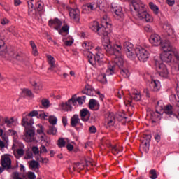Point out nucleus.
I'll return each instance as SVG.
<instances>
[{"label":"nucleus","mask_w":179,"mask_h":179,"mask_svg":"<svg viewBox=\"0 0 179 179\" xmlns=\"http://www.w3.org/2000/svg\"><path fill=\"white\" fill-rule=\"evenodd\" d=\"M1 163L2 167H4L6 170L12 169V159L8 155H3L1 156Z\"/></svg>","instance_id":"nucleus-17"},{"label":"nucleus","mask_w":179,"mask_h":179,"mask_svg":"<svg viewBox=\"0 0 179 179\" xmlns=\"http://www.w3.org/2000/svg\"><path fill=\"white\" fill-rule=\"evenodd\" d=\"M96 33L99 36L104 37L102 40V47L108 54H121V51L122 50V45H121V43H115L113 46L111 45V41L108 37V33H110L108 22H106V26L101 24Z\"/></svg>","instance_id":"nucleus-1"},{"label":"nucleus","mask_w":179,"mask_h":179,"mask_svg":"<svg viewBox=\"0 0 179 179\" xmlns=\"http://www.w3.org/2000/svg\"><path fill=\"white\" fill-rule=\"evenodd\" d=\"M87 59H88V62L92 66H96L97 64V60L96 59V56L93 55V53L90 52H87Z\"/></svg>","instance_id":"nucleus-24"},{"label":"nucleus","mask_w":179,"mask_h":179,"mask_svg":"<svg viewBox=\"0 0 179 179\" xmlns=\"http://www.w3.org/2000/svg\"><path fill=\"white\" fill-rule=\"evenodd\" d=\"M85 100H86V96H83L77 98L76 101L77 103H78L80 106H82V104L85 103Z\"/></svg>","instance_id":"nucleus-48"},{"label":"nucleus","mask_w":179,"mask_h":179,"mask_svg":"<svg viewBox=\"0 0 179 179\" xmlns=\"http://www.w3.org/2000/svg\"><path fill=\"white\" fill-rule=\"evenodd\" d=\"M31 86L34 87V90H35L36 93H38L41 90H43V84L40 83L32 82L31 83Z\"/></svg>","instance_id":"nucleus-29"},{"label":"nucleus","mask_w":179,"mask_h":179,"mask_svg":"<svg viewBox=\"0 0 179 179\" xmlns=\"http://www.w3.org/2000/svg\"><path fill=\"white\" fill-rule=\"evenodd\" d=\"M48 25L50 27L55 29V30H59L61 29V26H62V21L58 18L50 20L48 22Z\"/></svg>","instance_id":"nucleus-20"},{"label":"nucleus","mask_w":179,"mask_h":179,"mask_svg":"<svg viewBox=\"0 0 179 179\" xmlns=\"http://www.w3.org/2000/svg\"><path fill=\"white\" fill-rule=\"evenodd\" d=\"M150 9L152 10L154 15H159V6H157L156 4H154L153 2L149 3Z\"/></svg>","instance_id":"nucleus-32"},{"label":"nucleus","mask_w":179,"mask_h":179,"mask_svg":"<svg viewBox=\"0 0 179 179\" xmlns=\"http://www.w3.org/2000/svg\"><path fill=\"white\" fill-rule=\"evenodd\" d=\"M36 9L38 12L39 15H43L44 13V3L41 1H38L36 3Z\"/></svg>","instance_id":"nucleus-25"},{"label":"nucleus","mask_w":179,"mask_h":179,"mask_svg":"<svg viewBox=\"0 0 179 179\" xmlns=\"http://www.w3.org/2000/svg\"><path fill=\"white\" fill-rule=\"evenodd\" d=\"M32 152L34 155H39L40 154V150L38 149V147L34 146L32 148Z\"/></svg>","instance_id":"nucleus-57"},{"label":"nucleus","mask_w":179,"mask_h":179,"mask_svg":"<svg viewBox=\"0 0 179 179\" xmlns=\"http://www.w3.org/2000/svg\"><path fill=\"white\" fill-rule=\"evenodd\" d=\"M87 95L94 97L96 96V90L93 88H87Z\"/></svg>","instance_id":"nucleus-44"},{"label":"nucleus","mask_w":179,"mask_h":179,"mask_svg":"<svg viewBox=\"0 0 179 179\" xmlns=\"http://www.w3.org/2000/svg\"><path fill=\"white\" fill-rule=\"evenodd\" d=\"M5 48H6V47L5 46V42L3 41V40L1 39L0 40V51H5Z\"/></svg>","instance_id":"nucleus-55"},{"label":"nucleus","mask_w":179,"mask_h":179,"mask_svg":"<svg viewBox=\"0 0 179 179\" xmlns=\"http://www.w3.org/2000/svg\"><path fill=\"white\" fill-rule=\"evenodd\" d=\"M96 5H97V8L100 9L102 12H106V6L104 5V3L101 0H99L96 3Z\"/></svg>","instance_id":"nucleus-36"},{"label":"nucleus","mask_w":179,"mask_h":179,"mask_svg":"<svg viewBox=\"0 0 179 179\" xmlns=\"http://www.w3.org/2000/svg\"><path fill=\"white\" fill-rule=\"evenodd\" d=\"M8 134L10 136H14L15 138H16V136H17V132H16V131H15V130L9 129L8 131Z\"/></svg>","instance_id":"nucleus-54"},{"label":"nucleus","mask_w":179,"mask_h":179,"mask_svg":"<svg viewBox=\"0 0 179 179\" xmlns=\"http://www.w3.org/2000/svg\"><path fill=\"white\" fill-rule=\"evenodd\" d=\"M34 119L26 113L22 114L21 125L25 128L24 140L26 142H34L36 129L33 127Z\"/></svg>","instance_id":"nucleus-3"},{"label":"nucleus","mask_w":179,"mask_h":179,"mask_svg":"<svg viewBox=\"0 0 179 179\" xmlns=\"http://www.w3.org/2000/svg\"><path fill=\"white\" fill-rule=\"evenodd\" d=\"M69 33V26L64 24L62 27L61 29L59 31V34H61V33Z\"/></svg>","instance_id":"nucleus-42"},{"label":"nucleus","mask_w":179,"mask_h":179,"mask_svg":"<svg viewBox=\"0 0 179 179\" xmlns=\"http://www.w3.org/2000/svg\"><path fill=\"white\" fill-rule=\"evenodd\" d=\"M70 124L73 128H75L77 125H80V127H83V124L80 122V118H79V115L78 114H75L73 115V117L71 118Z\"/></svg>","instance_id":"nucleus-22"},{"label":"nucleus","mask_w":179,"mask_h":179,"mask_svg":"<svg viewBox=\"0 0 179 179\" xmlns=\"http://www.w3.org/2000/svg\"><path fill=\"white\" fill-rule=\"evenodd\" d=\"M48 116L45 115V113L44 112H38V116L37 118H39L40 120H45Z\"/></svg>","instance_id":"nucleus-49"},{"label":"nucleus","mask_w":179,"mask_h":179,"mask_svg":"<svg viewBox=\"0 0 179 179\" xmlns=\"http://www.w3.org/2000/svg\"><path fill=\"white\" fill-rule=\"evenodd\" d=\"M41 104L43 107H45V108H48V107H50V100L47 99H42Z\"/></svg>","instance_id":"nucleus-46"},{"label":"nucleus","mask_w":179,"mask_h":179,"mask_svg":"<svg viewBox=\"0 0 179 179\" xmlns=\"http://www.w3.org/2000/svg\"><path fill=\"white\" fill-rule=\"evenodd\" d=\"M122 50H121L120 54L115 53L110 54V55H115L114 58V63L115 66L117 65L118 67L121 69L120 73L122 76L125 78H129V71L127 69L122 68L124 66V57L122 55Z\"/></svg>","instance_id":"nucleus-5"},{"label":"nucleus","mask_w":179,"mask_h":179,"mask_svg":"<svg viewBox=\"0 0 179 179\" xmlns=\"http://www.w3.org/2000/svg\"><path fill=\"white\" fill-rule=\"evenodd\" d=\"M64 108L65 111H72V106L68 104V102H66L64 105Z\"/></svg>","instance_id":"nucleus-53"},{"label":"nucleus","mask_w":179,"mask_h":179,"mask_svg":"<svg viewBox=\"0 0 179 179\" xmlns=\"http://www.w3.org/2000/svg\"><path fill=\"white\" fill-rule=\"evenodd\" d=\"M130 10L132 15H135L136 19L152 23L153 22V16L148 13L146 10V4L141 0H129Z\"/></svg>","instance_id":"nucleus-2"},{"label":"nucleus","mask_w":179,"mask_h":179,"mask_svg":"<svg viewBox=\"0 0 179 179\" xmlns=\"http://www.w3.org/2000/svg\"><path fill=\"white\" fill-rule=\"evenodd\" d=\"M37 134L39 135H41L43 134V136H41V138H44V136H45V134H44V127L43 125L39 124V128L37 129Z\"/></svg>","instance_id":"nucleus-45"},{"label":"nucleus","mask_w":179,"mask_h":179,"mask_svg":"<svg viewBox=\"0 0 179 179\" xmlns=\"http://www.w3.org/2000/svg\"><path fill=\"white\" fill-rule=\"evenodd\" d=\"M115 125V115L113 112L106 113L105 117V127L108 129Z\"/></svg>","instance_id":"nucleus-14"},{"label":"nucleus","mask_w":179,"mask_h":179,"mask_svg":"<svg viewBox=\"0 0 179 179\" xmlns=\"http://www.w3.org/2000/svg\"><path fill=\"white\" fill-rule=\"evenodd\" d=\"M75 97H76V94L73 96L72 98L68 101L67 104L70 105L71 107L72 106H76L77 101Z\"/></svg>","instance_id":"nucleus-40"},{"label":"nucleus","mask_w":179,"mask_h":179,"mask_svg":"<svg viewBox=\"0 0 179 179\" xmlns=\"http://www.w3.org/2000/svg\"><path fill=\"white\" fill-rule=\"evenodd\" d=\"M69 15L73 22L79 23L80 20V10L78 8H70L69 10Z\"/></svg>","instance_id":"nucleus-16"},{"label":"nucleus","mask_w":179,"mask_h":179,"mask_svg":"<svg viewBox=\"0 0 179 179\" xmlns=\"http://www.w3.org/2000/svg\"><path fill=\"white\" fill-rule=\"evenodd\" d=\"M28 178L29 179H35L36 174L34 173V172H29L28 173Z\"/></svg>","instance_id":"nucleus-62"},{"label":"nucleus","mask_w":179,"mask_h":179,"mask_svg":"<svg viewBox=\"0 0 179 179\" xmlns=\"http://www.w3.org/2000/svg\"><path fill=\"white\" fill-rule=\"evenodd\" d=\"M58 122V119L55 116L49 117V122L51 125H57V122Z\"/></svg>","instance_id":"nucleus-41"},{"label":"nucleus","mask_w":179,"mask_h":179,"mask_svg":"<svg viewBox=\"0 0 179 179\" xmlns=\"http://www.w3.org/2000/svg\"><path fill=\"white\" fill-rule=\"evenodd\" d=\"M22 93L24 94H26L28 97H34V95H33V92H31V90L29 89H24L22 90Z\"/></svg>","instance_id":"nucleus-43"},{"label":"nucleus","mask_w":179,"mask_h":179,"mask_svg":"<svg viewBox=\"0 0 179 179\" xmlns=\"http://www.w3.org/2000/svg\"><path fill=\"white\" fill-rule=\"evenodd\" d=\"M103 49L104 50L103 47L101 48L99 46L95 48V55H94L98 65H103L104 64V51Z\"/></svg>","instance_id":"nucleus-15"},{"label":"nucleus","mask_w":179,"mask_h":179,"mask_svg":"<svg viewBox=\"0 0 179 179\" xmlns=\"http://www.w3.org/2000/svg\"><path fill=\"white\" fill-rule=\"evenodd\" d=\"M89 131L90 134H96V132H97V129L96 128V126H91Z\"/></svg>","instance_id":"nucleus-58"},{"label":"nucleus","mask_w":179,"mask_h":179,"mask_svg":"<svg viewBox=\"0 0 179 179\" xmlns=\"http://www.w3.org/2000/svg\"><path fill=\"white\" fill-rule=\"evenodd\" d=\"M115 73V64L114 62H109L108 64V69H106V73H101L98 76V80L101 82V83H107V76H110L111 75H114Z\"/></svg>","instance_id":"nucleus-6"},{"label":"nucleus","mask_w":179,"mask_h":179,"mask_svg":"<svg viewBox=\"0 0 179 179\" xmlns=\"http://www.w3.org/2000/svg\"><path fill=\"white\" fill-rule=\"evenodd\" d=\"M30 45L32 48L33 55H34V57H37V55H38V50H37V45H36L34 41H30Z\"/></svg>","instance_id":"nucleus-33"},{"label":"nucleus","mask_w":179,"mask_h":179,"mask_svg":"<svg viewBox=\"0 0 179 179\" xmlns=\"http://www.w3.org/2000/svg\"><path fill=\"white\" fill-rule=\"evenodd\" d=\"M110 150L115 156H117V155L121 152L117 145H110Z\"/></svg>","instance_id":"nucleus-38"},{"label":"nucleus","mask_w":179,"mask_h":179,"mask_svg":"<svg viewBox=\"0 0 179 179\" xmlns=\"http://www.w3.org/2000/svg\"><path fill=\"white\" fill-rule=\"evenodd\" d=\"M75 97H76V94L73 96L72 98L68 101L67 104L70 105L71 107L72 106H76L77 101Z\"/></svg>","instance_id":"nucleus-39"},{"label":"nucleus","mask_w":179,"mask_h":179,"mask_svg":"<svg viewBox=\"0 0 179 179\" xmlns=\"http://www.w3.org/2000/svg\"><path fill=\"white\" fill-rule=\"evenodd\" d=\"M31 118H33V117H38V111L37 110H32L29 114H27Z\"/></svg>","instance_id":"nucleus-52"},{"label":"nucleus","mask_w":179,"mask_h":179,"mask_svg":"<svg viewBox=\"0 0 179 179\" xmlns=\"http://www.w3.org/2000/svg\"><path fill=\"white\" fill-rule=\"evenodd\" d=\"M124 50L126 52L127 58L129 59H135L136 58V48L134 46V44L129 41H125L123 44Z\"/></svg>","instance_id":"nucleus-9"},{"label":"nucleus","mask_w":179,"mask_h":179,"mask_svg":"<svg viewBox=\"0 0 179 179\" xmlns=\"http://www.w3.org/2000/svg\"><path fill=\"white\" fill-rule=\"evenodd\" d=\"M131 99L135 101H139L142 99V96L141 95V92L136 90H135L131 96Z\"/></svg>","instance_id":"nucleus-31"},{"label":"nucleus","mask_w":179,"mask_h":179,"mask_svg":"<svg viewBox=\"0 0 179 179\" xmlns=\"http://www.w3.org/2000/svg\"><path fill=\"white\" fill-rule=\"evenodd\" d=\"M4 124H6L7 127H8V128H11L12 127V124H13V122H15V118L13 117H6L3 120Z\"/></svg>","instance_id":"nucleus-34"},{"label":"nucleus","mask_w":179,"mask_h":179,"mask_svg":"<svg viewBox=\"0 0 179 179\" xmlns=\"http://www.w3.org/2000/svg\"><path fill=\"white\" fill-rule=\"evenodd\" d=\"M154 138L155 139L156 142H160V140L162 139V135L161 134H155L154 136Z\"/></svg>","instance_id":"nucleus-64"},{"label":"nucleus","mask_w":179,"mask_h":179,"mask_svg":"<svg viewBox=\"0 0 179 179\" xmlns=\"http://www.w3.org/2000/svg\"><path fill=\"white\" fill-rule=\"evenodd\" d=\"M89 107L91 110H93V108H94V107H96V100L95 99L90 100Z\"/></svg>","instance_id":"nucleus-51"},{"label":"nucleus","mask_w":179,"mask_h":179,"mask_svg":"<svg viewBox=\"0 0 179 179\" xmlns=\"http://www.w3.org/2000/svg\"><path fill=\"white\" fill-rule=\"evenodd\" d=\"M90 111L86 108H83L80 111V116L82 121L87 122L90 120Z\"/></svg>","instance_id":"nucleus-21"},{"label":"nucleus","mask_w":179,"mask_h":179,"mask_svg":"<svg viewBox=\"0 0 179 179\" xmlns=\"http://www.w3.org/2000/svg\"><path fill=\"white\" fill-rule=\"evenodd\" d=\"M162 50L164 51L160 55V59L162 62H171V59H173V52L175 54V57L177 59V61L179 62V55L176 52V49L171 45V43L170 42H166L164 43H162Z\"/></svg>","instance_id":"nucleus-4"},{"label":"nucleus","mask_w":179,"mask_h":179,"mask_svg":"<svg viewBox=\"0 0 179 179\" xmlns=\"http://www.w3.org/2000/svg\"><path fill=\"white\" fill-rule=\"evenodd\" d=\"M166 3L168 6H174L176 5V0H166Z\"/></svg>","instance_id":"nucleus-56"},{"label":"nucleus","mask_w":179,"mask_h":179,"mask_svg":"<svg viewBox=\"0 0 179 179\" xmlns=\"http://www.w3.org/2000/svg\"><path fill=\"white\" fill-rule=\"evenodd\" d=\"M96 9H97V4L94 2L87 3L82 6L83 13H92Z\"/></svg>","instance_id":"nucleus-19"},{"label":"nucleus","mask_w":179,"mask_h":179,"mask_svg":"<svg viewBox=\"0 0 179 179\" xmlns=\"http://www.w3.org/2000/svg\"><path fill=\"white\" fill-rule=\"evenodd\" d=\"M111 10L115 13L114 17L117 20H122L124 19V13H122V8L121 6H117L115 3H113L111 4Z\"/></svg>","instance_id":"nucleus-13"},{"label":"nucleus","mask_w":179,"mask_h":179,"mask_svg":"<svg viewBox=\"0 0 179 179\" xmlns=\"http://www.w3.org/2000/svg\"><path fill=\"white\" fill-rule=\"evenodd\" d=\"M135 54L136 57H138V59H139L141 62H146L150 55L149 51L142 46H137L136 48Z\"/></svg>","instance_id":"nucleus-8"},{"label":"nucleus","mask_w":179,"mask_h":179,"mask_svg":"<svg viewBox=\"0 0 179 179\" xmlns=\"http://www.w3.org/2000/svg\"><path fill=\"white\" fill-rule=\"evenodd\" d=\"M149 41L150 44H152V45L154 47H159V45H161L162 48L164 43H170V41L162 40V37H160L157 34H151L149 38Z\"/></svg>","instance_id":"nucleus-12"},{"label":"nucleus","mask_w":179,"mask_h":179,"mask_svg":"<svg viewBox=\"0 0 179 179\" xmlns=\"http://www.w3.org/2000/svg\"><path fill=\"white\" fill-rule=\"evenodd\" d=\"M144 30L145 31H147V33H152V27H150V25H146L144 27Z\"/></svg>","instance_id":"nucleus-61"},{"label":"nucleus","mask_w":179,"mask_h":179,"mask_svg":"<svg viewBox=\"0 0 179 179\" xmlns=\"http://www.w3.org/2000/svg\"><path fill=\"white\" fill-rule=\"evenodd\" d=\"M29 167L34 171H38V169H40V163L36 160H32L29 163Z\"/></svg>","instance_id":"nucleus-28"},{"label":"nucleus","mask_w":179,"mask_h":179,"mask_svg":"<svg viewBox=\"0 0 179 179\" xmlns=\"http://www.w3.org/2000/svg\"><path fill=\"white\" fill-rule=\"evenodd\" d=\"M40 153H47L48 151L47 150V148H45L44 145H41L40 147V150H39Z\"/></svg>","instance_id":"nucleus-59"},{"label":"nucleus","mask_w":179,"mask_h":179,"mask_svg":"<svg viewBox=\"0 0 179 179\" xmlns=\"http://www.w3.org/2000/svg\"><path fill=\"white\" fill-rule=\"evenodd\" d=\"M155 65L157 68V72H158L159 76L162 78H164V79H167L170 76V73L169 72V69H167V66H165L163 63H158L155 62Z\"/></svg>","instance_id":"nucleus-11"},{"label":"nucleus","mask_w":179,"mask_h":179,"mask_svg":"<svg viewBox=\"0 0 179 179\" xmlns=\"http://www.w3.org/2000/svg\"><path fill=\"white\" fill-rule=\"evenodd\" d=\"M82 47L83 48H84V50H92L93 47V43L90 41H85L84 43H83Z\"/></svg>","instance_id":"nucleus-35"},{"label":"nucleus","mask_w":179,"mask_h":179,"mask_svg":"<svg viewBox=\"0 0 179 179\" xmlns=\"http://www.w3.org/2000/svg\"><path fill=\"white\" fill-rule=\"evenodd\" d=\"M150 178L151 179H157V173L155 169H151L150 171Z\"/></svg>","instance_id":"nucleus-47"},{"label":"nucleus","mask_w":179,"mask_h":179,"mask_svg":"<svg viewBox=\"0 0 179 179\" xmlns=\"http://www.w3.org/2000/svg\"><path fill=\"white\" fill-rule=\"evenodd\" d=\"M48 134L49 135H56L57 134V127L55 126H50L48 130Z\"/></svg>","instance_id":"nucleus-37"},{"label":"nucleus","mask_w":179,"mask_h":179,"mask_svg":"<svg viewBox=\"0 0 179 179\" xmlns=\"http://www.w3.org/2000/svg\"><path fill=\"white\" fill-rule=\"evenodd\" d=\"M17 155H18V156L22 157V156H23V155H24V150L22 148L17 149Z\"/></svg>","instance_id":"nucleus-60"},{"label":"nucleus","mask_w":179,"mask_h":179,"mask_svg":"<svg viewBox=\"0 0 179 179\" xmlns=\"http://www.w3.org/2000/svg\"><path fill=\"white\" fill-rule=\"evenodd\" d=\"M65 145H66V142L64 138H59L58 140V146L59 148H65Z\"/></svg>","instance_id":"nucleus-50"},{"label":"nucleus","mask_w":179,"mask_h":179,"mask_svg":"<svg viewBox=\"0 0 179 179\" xmlns=\"http://www.w3.org/2000/svg\"><path fill=\"white\" fill-rule=\"evenodd\" d=\"M162 29L166 33V36L171 40L172 43L177 41V36H176V31H174L171 24L165 22L162 26Z\"/></svg>","instance_id":"nucleus-10"},{"label":"nucleus","mask_w":179,"mask_h":179,"mask_svg":"<svg viewBox=\"0 0 179 179\" xmlns=\"http://www.w3.org/2000/svg\"><path fill=\"white\" fill-rule=\"evenodd\" d=\"M163 101H159L155 106V112L151 113V120L152 123H156L160 120V117L163 115Z\"/></svg>","instance_id":"nucleus-7"},{"label":"nucleus","mask_w":179,"mask_h":179,"mask_svg":"<svg viewBox=\"0 0 179 179\" xmlns=\"http://www.w3.org/2000/svg\"><path fill=\"white\" fill-rule=\"evenodd\" d=\"M65 45H66V47H71V45H72L73 44V41L72 40H69V41H66L64 42Z\"/></svg>","instance_id":"nucleus-63"},{"label":"nucleus","mask_w":179,"mask_h":179,"mask_svg":"<svg viewBox=\"0 0 179 179\" xmlns=\"http://www.w3.org/2000/svg\"><path fill=\"white\" fill-rule=\"evenodd\" d=\"M150 87L152 92H159V90H160V81L157 80H152L150 83Z\"/></svg>","instance_id":"nucleus-23"},{"label":"nucleus","mask_w":179,"mask_h":179,"mask_svg":"<svg viewBox=\"0 0 179 179\" xmlns=\"http://www.w3.org/2000/svg\"><path fill=\"white\" fill-rule=\"evenodd\" d=\"M48 64L50 65V68H48V70H51L53 68H55V59H54V57L51 56L50 55L47 56Z\"/></svg>","instance_id":"nucleus-30"},{"label":"nucleus","mask_w":179,"mask_h":179,"mask_svg":"<svg viewBox=\"0 0 179 179\" xmlns=\"http://www.w3.org/2000/svg\"><path fill=\"white\" fill-rule=\"evenodd\" d=\"M28 15L31 17H34L37 15V10L33 7V3H28Z\"/></svg>","instance_id":"nucleus-27"},{"label":"nucleus","mask_w":179,"mask_h":179,"mask_svg":"<svg viewBox=\"0 0 179 179\" xmlns=\"http://www.w3.org/2000/svg\"><path fill=\"white\" fill-rule=\"evenodd\" d=\"M174 110L173 109V106L168 104L166 106H163V113L165 114V120H171L173 118L174 115Z\"/></svg>","instance_id":"nucleus-18"},{"label":"nucleus","mask_w":179,"mask_h":179,"mask_svg":"<svg viewBox=\"0 0 179 179\" xmlns=\"http://www.w3.org/2000/svg\"><path fill=\"white\" fill-rule=\"evenodd\" d=\"M89 27L92 31H94V33H97L99 29H100V24H99V22L97 21H93L90 23Z\"/></svg>","instance_id":"nucleus-26"}]
</instances>
